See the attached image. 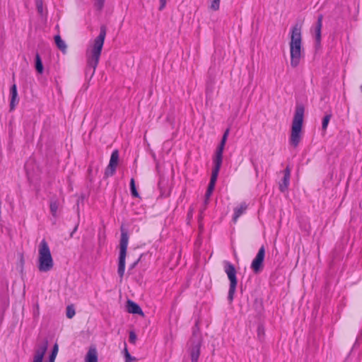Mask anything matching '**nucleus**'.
<instances>
[{"label":"nucleus","instance_id":"40","mask_svg":"<svg viewBox=\"0 0 362 362\" xmlns=\"http://www.w3.org/2000/svg\"><path fill=\"white\" fill-rule=\"evenodd\" d=\"M23 261H24V260H23V257H21V262L23 263Z\"/></svg>","mask_w":362,"mask_h":362},{"label":"nucleus","instance_id":"18","mask_svg":"<svg viewBox=\"0 0 362 362\" xmlns=\"http://www.w3.org/2000/svg\"><path fill=\"white\" fill-rule=\"evenodd\" d=\"M252 308L255 310V311L256 312L257 315H258V316L261 315L264 311L262 300L259 299V298H255L253 302Z\"/></svg>","mask_w":362,"mask_h":362},{"label":"nucleus","instance_id":"31","mask_svg":"<svg viewBox=\"0 0 362 362\" xmlns=\"http://www.w3.org/2000/svg\"><path fill=\"white\" fill-rule=\"evenodd\" d=\"M136 340V334L134 331L129 332V341L131 344H134Z\"/></svg>","mask_w":362,"mask_h":362},{"label":"nucleus","instance_id":"23","mask_svg":"<svg viewBox=\"0 0 362 362\" xmlns=\"http://www.w3.org/2000/svg\"><path fill=\"white\" fill-rule=\"evenodd\" d=\"M130 191L133 197H139V194L136 190L135 180L134 178H132L130 180Z\"/></svg>","mask_w":362,"mask_h":362},{"label":"nucleus","instance_id":"16","mask_svg":"<svg viewBox=\"0 0 362 362\" xmlns=\"http://www.w3.org/2000/svg\"><path fill=\"white\" fill-rule=\"evenodd\" d=\"M85 362H98V351L95 346H90L85 356Z\"/></svg>","mask_w":362,"mask_h":362},{"label":"nucleus","instance_id":"15","mask_svg":"<svg viewBox=\"0 0 362 362\" xmlns=\"http://www.w3.org/2000/svg\"><path fill=\"white\" fill-rule=\"evenodd\" d=\"M10 94H11V102H10V111H13L16 105L19 102V99L18 98V91L17 86L16 84H13L10 88Z\"/></svg>","mask_w":362,"mask_h":362},{"label":"nucleus","instance_id":"30","mask_svg":"<svg viewBox=\"0 0 362 362\" xmlns=\"http://www.w3.org/2000/svg\"><path fill=\"white\" fill-rule=\"evenodd\" d=\"M50 211L52 214L55 216L58 209V204L56 201H52L50 202Z\"/></svg>","mask_w":362,"mask_h":362},{"label":"nucleus","instance_id":"34","mask_svg":"<svg viewBox=\"0 0 362 362\" xmlns=\"http://www.w3.org/2000/svg\"><path fill=\"white\" fill-rule=\"evenodd\" d=\"M58 350H59L58 344H55L52 348L50 355L56 357L57 355V353H58Z\"/></svg>","mask_w":362,"mask_h":362},{"label":"nucleus","instance_id":"8","mask_svg":"<svg viewBox=\"0 0 362 362\" xmlns=\"http://www.w3.org/2000/svg\"><path fill=\"white\" fill-rule=\"evenodd\" d=\"M302 25L296 23L291 29L290 46L302 44Z\"/></svg>","mask_w":362,"mask_h":362},{"label":"nucleus","instance_id":"6","mask_svg":"<svg viewBox=\"0 0 362 362\" xmlns=\"http://www.w3.org/2000/svg\"><path fill=\"white\" fill-rule=\"evenodd\" d=\"M224 271L228 276V280L230 281L228 300L230 303H232L234 298V294L235 293L238 284L236 277L237 272L235 266L228 261L224 262Z\"/></svg>","mask_w":362,"mask_h":362},{"label":"nucleus","instance_id":"33","mask_svg":"<svg viewBox=\"0 0 362 362\" xmlns=\"http://www.w3.org/2000/svg\"><path fill=\"white\" fill-rule=\"evenodd\" d=\"M125 362H132V361H136V358L130 355L129 352H127L125 354Z\"/></svg>","mask_w":362,"mask_h":362},{"label":"nucleus","instance_id":"42","mask_svg":"<svg viewBox=\"0 0 362 362\" xmlns=\"http://www.w3.org/2000/svg\"><path fill=\"white\" fill-rule=\"evenodd\" d=\"M361 91H362V86H361Z\"/></svg>","mask_w":362,"mask_h":362},{"label":"nucleus","instance_id":"19","mask_svg":"<svg viewBox=\"0 0 362 362\" xmlns=\"http://www.w3.org/2000/svg\"><path fill=\"white\" fill-rule=\"evenodd\" d=\"M35 68L36 71L40 74H42L44 71V66L38 52L36 53L35 57Z\"/></svg>","mask_w":362,"mask_h":362},{"label":"nucleus","instance_id":"2","mask_svg":"<svg viewBox=\"0 0 362 362\" xmlns=\"http://www.w3.org/2000/svg\"><path fill=\"white\" fill-rule=\"evenodd\" d=\"M106 31L107 30L105 25H101L100 28V33L98 36L95 39L94 43L92 46L90 56L88 57V59L87 60L86 74H88L92 69L91 76L94 75L95 69L99 62L105 38L106 36Z\"/></svg>","mask_w":362,"mask_h":362},{"label":"nucleus","instance_id":"25","mask_svg":"<svg viewBox=\"0 0 362 362\" xmlns=\"http://www.w3.org/2000/svg\"><path fill=\"white\" fill-rule=\"evenodd\" d=\"M75 308L74 305H69L66 307V317L69 319H71L75 315Z\"/></svg>","mask_w":362,"mask_h":362},{"label":"nucleus","instance_id":"26","mask_svg":"<svg viewBox=\"0 0 362 362\" xmlns=\"http://www.w3.org/2000/svg\"><path fill=\"white\" fill-rule=\"evenodd\" d=\"M331 117H332L331 114H327L323 117L322 122V129L323 131H325L327 129V127L328 126V124H329V122Z\"/></svg>","mask_w":362,"mask_h":362},{"label":"nucleus","instance_id":"36","mask_svg":"<svg viewBox=\"0 0 362 362\" xmlns=\"http://www.w3.org/2000/svg\"><path fill=\"white\" fill-rule=\"evenodd\" d=\"M165 4H166V0H160L159 10L162 11L164 8V7L165 6Z\"/></svg>","mask_w":362,"mask_h":362},{"label":"nucleus","instance_id":"38","mask_svg":"<svg viewBox=\"0 0 362 362\" xmlns=\"http://www.w3.org/2000/svg\"><path fill=\"white\" fill-rule=\"evenodd\" d=\"M78 227V223H77V224L75 226V227H74V228L73 231L71 233V234H70V237H71V238H72V237L74 236V233L77 230Z\"/></svg>","mask_w":362,"mask_h":362},{"label":"nucleus","instance_id":"9","mask_svg":"<svg viewBox=\"0 0 362 362\" xmlns=\"http://www.w3.org/2000/svg\"><path fill=\"white\" fill-rule=\"evenodd\" d=\"M302 45L290 46L291 52V65L292 67H296L301 58Z\"/></svg>","mask_w":362,"mask_h":362},{"label":"nucleus","instance_id":"41","mask_svg":"<svg viewBox=\"0 0 362 362\" xmlns=\"http://www.w3.org/2000/svg\"><path fill=\"white\" fill-rule=\"evenodd\" d=\"M86 55H88V57L90 56V54L88 55V53H86Z\"/></svg>","mask_w":362,"mask_h":362},{"label":"nucleus","instance_id":"7","mask_svg":"<svg viewBox=\"0 0 362 362\" xmlns=\"http://www.w3.org/2000/svg\"><path fill=\"white\" fill-rule=\"evenodd\" d=\"M264 256L265 249L262 245L251 264V269L255 274H259L263 270Z\"/></svg>","mask_w":362,"mask_h":362},{"label":"nucleus","instance_id":"24","mask_svg":"<svg viewBox=\"0 0 362 362\" xmlns=\"http://www.w3.org/2000/svg\"><path fill=\"white\" fill-rule=\"evenodd\" d=\"M197 337H201L199 334V329L198 327V322H196L195 326L193 327L192 337L191 338V341H193L197 339Z\"/></svg>","mask_w":362,"mask_h":362},{"label":"nucleus","instance_id":"5","mask_svg":"<svg viewBox=\"0 0 362 362\" xmlns=\"http://www.w3.org/2000/svg\"><path fill=\"white\" fill-rule=\"evenodd\" d=\"M121 238L119 240V255L117 273L122 281L125 270V258L127 255V250L129 242V234L127 230L123 225L120 227Z\"/></svg>","mask_w":362,"mask_h":362},{"label":"nucleus","instance_id":"3","mask_svg":"<svg viewBox=\"0 0 362 362\" xmlns=\"http://www.w3.org/2000/svg\"><path fill=\"white\" fill-rule=\"evenodd\" d=\"M305 107L302 104H298L296 107L295 114L293 116L291 134L290 138V143L294 147H296L301 139V131L303 122Z\"/></svg>","mask_w":362,"mask_h":362},{"label":"nucleus","instance_id":"21","mask_svg":"<svg viewBox=\"0 0 362 362\" xmlns=\"http://www.w3.org/2000/svg\"><path fill=\"white\" fill-rule=\"evenodd\" d=\"M119 161V151L118 150H115L110 157V163L109 164H112L114 166H117Z\"/></svg>","mask_w":362,"mask_h":362},{"label":"nucleus","instance_id":"20","mask_svg":"<svg viewBox=\"0 0 362 362\" xmlns=\"http://www.w3.org/2000/svg\"><path fill=\"white\" fill-rule=\"evenodd\" d=\"M54 42L57 47L63 52H66L67 46L64 40L61 38L59 35L54 36Z\"/></svg>","mask_w":362,"mask_h":362},{"label":"nucleus","instance_id":"28","mask_svg":"<svg viewBox=\"0 0 362 362\" xmlns=\"http://www.w3.org/2000/svg\"><path fill=\"white\" fill-rule=\"evenodd\" d=\"M36 8L38 13L43 15V0H35Z\"/></svg>","mask_w":362,"mask_h":362},{"label":"nucleus","instance_id":"10","mask_svg":"<svg viewBox=\"0 0 362 362\" xmlns=\"http://www.w3.org/2000/svg\"><path fill=\"white\" fill-rule=\"evenodd\" d=\"M192 342V348L190 350V356L192 362H197L200 355V347L202 344V339H197Z\"/></svg>","mask_w":362,"mask_h":362},{"label":"nucleus","instance_id":"4","mask_svg":"<svg viewBox=\"0 0 362 362\" xmlns=\"http://www.w3.org/2000/svg\"><path fill=\"white\" fill-rule=\"evenodd\" d=\"M38 252L37 268L39 271L42 272L50 271L53 268L54 262L49 245L45 239H43L39 245Z\"/></svg>","mask_w":362,"mask_h":362},{"label":"nucleus","instance_id":"14","mask_svg":"<svg viewBox=\"0 0 362 362\" xmlns=\"http://www.w3.org/2000/svg\"><path fill=\"white\" fill-rule=\"evenodd\" d=\"M291 175V170L289 167H286L284 170V177L281 180V182L279 184V189L281 192H284L287 190Z\"/></svg>","mask_w":362,"mask_h":362},{"label":"nucleus","instance_id":"27","mask_svg":"<svg viewBox=\"0 0 362 362\" xmlns=\"http://www.w3.org/2000/svg\"><path fill=\"white\" fill-rule=\"evenodd\" d=\"M265 335L264 327L262 325H259L257 327V337L258 339L262 341L263 340Z\"/></svg>","mask_w":362,"mask_h":362},{"label":"nucleus","instance_id":"39","mask_svg":"<svg viewBox=\"0 0 362 362\" xmlns=\"http://www.w3.org/2000/svg\"><path fill=\"white\" fill-rule=\"evenodd\" d=\"M127 352H129L127 349V344H126V342H124V355L127 354Z\"/></svg>","mask_w":362,"mask_h":362},{"label":"nucleus","instance_id":"32","mask_svg":"<svg viewBox=\"0 0 362 362\" xmlns=\"http://www.w3.org/2000/svg\"><path fill=\"white\" fill-rule=\"evenodd\" d=\"M105 0H96L95 6L98 10L100 11L103 8Z\"/></svg>","mask_w":362,"mask_h":362},{"label":"nucleus","instance_id":"35","mask_svg":"<svg viewBox=\"0 0 362 362\" xmlns=\"http://www.w3.org/2000/svg\"><path fill=\"white\" fill-rule=\"evenodd\" d=\"M83 200H84V196L83 195H81V197H78L77 199V202H76V205H77V211H78V214L79 213V209H78V207H79V204L81 202H83Z\"/></svg>","mask_w":362,"mask_h":362},{"label":"nucleus","instance_id":"22","mask_svg":"<svg viewBox=\"0 0 362 362\" xmlns=\"http://www.w3.org/2000/svg\"><path fill=\"white\" fill-rule=\"evenodd\" d=\"M116 168V166L109 164L105 171V177L107 178L108 177L112 176L115 173Z\"/></svg>","mask_w":362,"mask_h":362},{"label":"nucleus","instance_id":"1","mask_svg":"<svg viewBox=\"0 0 362 362\" xmlns=\"http://www.w3.org/2000/svg\"><path fill=\"white\" fill-rule=\"evenodd\" d=\"M229 134V129H227L221 139V141L216 149V156L214 159V166L212 170V173L210 179V182L208 185L207 190L205 194L204 204H208L209 199L211 197L217 180L218 175L222 164L223 151Z\"/></svg>","mask_w":362,"mask_h":362},{"label":"nucleus","instance_id":"17","mask_svg":"<svg viewBox=\"0 0 362 362\" xmlns=\"http://www.w3.org/2000/svg\"><path fill=\"white\" fill-rule=\"evenodd\" d=\"M247 209V204L245 202H243L239 206L234 209V215L233 217V221L236 223L238 218L243 214Z\"/></svg>","mask_w":362,"mask_h":362},{"label":"nucleus","instance_id":"13","mask_svg":"<svg viewBox=\"0 0 362 362\" xmlns=\"http://www.w3.org/2000/svg\"><path fill=\"white\" fill-rule=\"evenodd\" d=\"M126 307L128 313L132 314H138L143 317L144 316V313L141 307L132 300H127Z\"/></svg>","mask_w":362,"mask_h":362},{"label":"nucleus","instance_id":"11","mask_svg":"<svg viewBox=\"0 0 362 362\" xmlns=\"http://www.w3.org/2000/svg\"><path fill=\"white\" fill-rule=\"evenodd\" d=\"M48 347V341L45 339L43 342L39 345L38 348L35 350L34 360L33 362H42L45 354L46 353Z\"/></svg>","mask_w":362,"mask_h":362},{"label":"nucleus","instance_id":"37","mask_svg":"<svg viewBox=\"0 0 362 362\" xmlns=\"http://www.w3.org/2000/svg\"><path fill=\"white\" fill-rule=\"evenodd\" d=\"M141 257V256H140V257L136 261H135L133 264L130 265L129 269H133L137 265V264L140 261Z\"/></svg>","mask_w":362,"mask_h":362},{"label":"nucleus","instance_id":"12","mask_svg":"<svg viewBox=\"0 0 362 362\" xmlns=\"http://www.w3.org/2000/svg\"><path fill=\"white\" fill-rule=\"evenodd\" d=\"M322 20H323V15L319 14L317 16V20L316 22V25L315 27V43L317 46H319L320 45L321 42V30L322 27Z\"/></svg>","mask_w":362,"mask_h":362},{"label":"nucleus","instance_id":"29","mask_svg":"<svg viewBox=\"0 0 362 362\" xmlns=\"http://www.w3.org/2000/svg\"><path fill=\"white\" fill-rule=\"evenodd\" d=\"M221 0H211L209 8L213 11H218L219 9Z\"/></svg>","mask_w":362,"mask_h":362}]
</instances>
